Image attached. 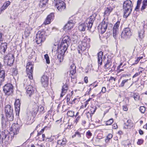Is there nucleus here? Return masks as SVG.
Here are the masks:
<instances>
[{"instance_id":"f257e3e1","label":"nucleus","mask_w":147,"mask_h":147,"mask_svg":"<svg viewBox=\"0 0 147 147\" xmlns=\"http://www.w3.org/2000/svg\"><path fill=\"white\" fill-rule=\"evenodd\" d=\"M133 6L132 1L130 0H127L124 2L123 9L124 16L127 18L131 13Z\"/></svg>"},{"instance_id":"f03ea898","label":"nucleus","mask_w":147,"mask_h":147,"mask_svg":"<svg viewBox=\"0 0 147 147\" xmlns=\"http://www.w3.org/2000/svg\"><path fill=\"white\" fill-rule=\"evenodd\" d=\"M90 41V39L88 38L87 37L84 38L81 44L78 46L77 50L79 53L81 54L86 49L89 48Z\"/></svg>"},{"instance_id":"7ed1b4c3","label":"nucleus","mask_w":147,"mask_h":147,"mask_svg":"<svg viewBox=\"0 0 147 147\" xmlns=\"http://www.w3.org/2000/svg\"><path fill=\"white\" fill-rule=\"evenodd\" d=\"M70 39L69 36H67L63 38L61 44V49L58 51L65 54L70 44Z\"/></svg>"},{"instance_id":"20e7f679","label":"nucleus","mask_w":147,"mask_h":147,"mask_svg":"<svg viewBox=\"0 0 147 147\" xmlns=\"http://www.w3.org/2000/svg\"><path fill=\"white\" fill-rule=\"evenodd\" d=\"M46 36L45 31L43 30L39 31L36 34L35 39L36 42L38 44L41 43L45 40Z\"/></svg>"},{"instance_id":"39448f33","label":"nucleus","mask_w":147,"mask_h":147,"mask_svg":"<svg viewBox=\"0 0 147 147\" xmlns=\"http://www.w3.org/2000/svg\"><path fill=\"white\" fill-rule=\"evenodd\" d=\"M5 112L7 118L9 121L13 120L14 116L13 108L10 105H7L5 108Z\"/></svg>"},{"instance_id":"423d86ee","label":"nucleus","mask_w":147,"mask_h":147,"mask_svg":"<svg viewBox=\"0 0 147 147\" xmlns=\"http://www.w3.org/2000/svg\"><path fill=\"white\" fill-rule=\"evenodd\" d=\"M132 35L131 30L129 28H125L122 31L121 35V38L126 40L129 38Z\"/></svg>"},{"instance_id":"0eeeda50","label":"nucleus","mask_w":147,"mask_h":147,"mask_svg":"<svg viewBox=\"0 0 147 147\" xmlns=\"http://www.w3.org/2000/svg\"><path fill=\"white\" fill-rule=\"evenodd\" d=\"M55 6L58 11H61L65 9V4L61 0H54Z\"/></svg>"},{"instance_id":"6e6552de","label":"nucleus","mask_w":147,"mask_h":147,"mask_svg":"<svg viewBox=\"0 0 147 147\" xmlns=\"http://www.w3.org/2000/svg\"><path fill=\"white\" fill-rule=\"evenodd\" d=\"M33 65L30 62L27 63L26 66V70L28 77L30 79H32Z\"/></svg>"},{"instance_id":"1a4fd4ad","label":"nucleus","mask_w":147,"mask_h":147,"mask_svg":"<svg viewBox=\"0 0 147 147\" xmlns=\"http://www.w3.org/2000/svg\"><path fill=\"white\" fill-rule=\"evenodd\" d=\"M14 58L13 55L8 54L4 57V62L7 63L8 65L11 66L13 62Z\"/></svg>"},{"instance_id":"9d476101","label":"nucleus","mask_w":147,"mask_h":147,"mask_svg":"<svg viewBox=\"0 0 147 147\" xmlns=\"http://www.w3.org/2000/svg\"><path fill=\"white\" fill-rule=\"evenodd\" d=\"M13 86L10 84H7L5 85L3 87V90L7 95H9L12 93Z\"/></svg>"},{"instance_id":"9b49d317","label":"nucleus","mask_w":147,"mask_h":147,"mask_svg":"<svg viewBox=\"0 0 147 147\" xmlns=\"http://www.w3.org/2000/svg\"><path fill=\"white\" fill-rule=\"evenodd\" d=\"M9 138V135L7 131L2 132L0 134V140L1 141L2 143L4 141H7Z\"/></svg>"},{"instance_id":"f8f14e48","label":"nucleus","mask_w":147,"mask_h":147,"mask_svg":"<svg viewBox=\"0 0 147 147\" xmlns=\"http://www.w3.org/2000/svg\"><path fill=\"white\" fill-rule=\"evenodd\" d=\"M120 24L119 21H117L115 24L113 28V35L114 38L116 39L118 35L119 27Z\"/></svg>"},{"instance_id":"ddd939ff","label":"nucleus","mask_w":147,"mask_h":147,"mask_svg":"<svg viewBox=\"0 0 147 147\" xmlns=\"http://www.w3.org/2000/svg\"><path fill=\"white\" fill-rule=\"evenodd\" d=\"M41 82L43 86L45 87H47L48 85V77L45 74H44L42 77Z\"/></svg>"},{"instance_id":"4468645a","label":"nucleus","mask_w":147,"mask_h":147,"mask_svg":"<svg viewBox=\"0 0 147 147\" xmlns=\"http://www.w3.org/2000/svg\"><path fill=\"white\" fill-rule=\"evenodd\" d=\"M14 105L15 107V111L16 112V115H19L20 111V103L19 99L16 100Z\"/></svg>"},{"instance_id":"2eb2a0df","label":"nucleus","mask_w":147,"mask_h":147,"mask_svg":"<svg viewBox=\"0 0 147 147\" xmlns=\"http://www.w3.org/2000/svg\"><path fill=\"white\" fill-rule=\"evenodd\" d=\"M108 22L106 20H103L101 23V33L102 34L106 31L107 27Z\"/></svg>"},{"instance_id":"dca6fc26","label":"nucleus","mask_w":147,"mask_h":147,"mask_svg":"<svg viewBox=\"0 0 147 147\" xmlns=\"http://www.w3.org/2000/svg\"><path fill=\"white\" fill-rule=\"evenodd\" d=\"M54 18V13H52L49 15L44 22L45 24H50L51 21Z\"/></svg>"},{"instance_id":"f3484780","label":"nucleus","mask_w":147,"mask_h":147,"mask_svg":"<svg viewBox=\"0 0 147 147\" xmlns=\"http://www.w3.org/2000/svg\"><path fill=\"white\" fill-rule=\"evenodd\" d=\"M87 24L85 23L80 24L79 26V29L80 31H84L86 30H90V28H88Z\"/></svg>"},{"instance_id":"a211bd4d","label":"nucleus","mask_w":147,"mask_h":147,"mask_svg":"<svg viewBox=\"0 0 147 147\" xmlns=\"http://www.w3.org/2000/svg\"><path fill=\"white\" fill-rule=\"evenodd\" d=\"M74 26L73 21L72 20L69 21L64 26L63 29L65 30H70L73 28Z\"/></svg>"},{"instance_id":"6ab92c4d","label":"nucleus","mask_w":147,"mask_h":147,"mask_svg":"<svg viewBox=\"0 0 147 147\" xmlns=\"http://www.w3.org/2000/svg\"><path fill=\"white\" fill-rule=\"evenodd\" d=\"M34 90L33 87L31 86H29L26 90V93L29 96L31 97L34 93Z\"/></svg>"},{"instance_id":"aec40b11","label":"nucleus","mask_w":147,"mask_h":147,"mask_svg":"<svg viewBox=\"0 0 147 147\" xmlns=\"http://www.w3.org/2000/svg\"><path fill=\"white\" fill-rule=\"evenodd\" d=\"M11 134H13L14 135L17 134L19 132V128L18 125H13L11 127Z\"/></svg>"},{"instance_id":"412c9836","label":"nucleus","mask_w":147,"mask_h":147,"mask_svg":"<svg viewBox=\"0 0 147 147\" xmlns=\"http://www.w3.org/2000/svg\"><path fill=\"white\" fill-rule=\"evenodd\" d=\"M95 20V17L94 16H90L88 23H86L88 25V28L90 29L91 28Z\"/></svg>"},{"instance_id":"4be33fe9","label":"nucleus","mask_w":147,"mask_h":147,"mask_svg":"<svg viewBox=\"0 0 147 147\" xmlns=\"http://www.w3.org/2000/svg\"><path fill=\"white\" fill-rule=\"evenodd\" d=\"M122 63H121L117 67V71L118 74L126 72L125 70V69H126V67H123V66H122Z\"/></svg>"},{"instance_id":"5701e85b","label":"nucleus","mask_w":147,"mask_h":147,"mask_svg":"<svg viewBox=\"0 0 147 147\" xmlns=\"http://www.w3.org/2000/svg\"><path fill=\"white\" fill-rule=\"evenodd\" d=\"M7 48V44L6 43H1L0 47V51L1 53L3 54H4Z\"/></svg>"},{"instance_id":"b1692460","label":"nucleus","mask_w":147,"mask_h":147,"mask_svg":"<svg viewBox=\"0 0 147 147\" xmlns=\"http://www.w3.org/2000/svg\"><path fill=\"white\" fill-rule=\"evenodd\" d=\"M103 53L102 51H100L98 53V62L99 66L102 65V57Z\"/></svg>"},{"instance_id":"393cba45","label":"nucleus","mask_w":147,"mask_h":147,"mask_svg":"<svg viewBox=\"0 0 147 147\" xmlns=\"http://www.w3.org/2000/svg\"><path fill=\"white\" fill-rule=\"evenodd\" d=\"M68 89V86L67 85H64L62 87V91L60 97H62L67 92Z\"/></svg>"},{"instance_id":"a878e982","label":"nucleus","mask_w":147,"mask_h":147,"mask_svg":"<svg viewBox=\"0 0 147 147\" xmlns=\"http://www.w3.org/2000/svg\"><path fill=\"white\" fill-rule=\"evenodd\" d=\"M64 55V53L58 51V54L57 57L60 62H61L63 61Z\"/></svg>"},{"instance_id":"bb28decb","label":"nucleus","mask_w":147,"mask_h":147,"mask_svg":"<svg viewBox=\"0 0 147 147\" xmlns=\"http://www.w3.org/2000/svg\"><path fill=\"white\" fill-rule=\"evenodd\" d=\"M76 66L74 64H72L70 68V73L73 75L76 72Z\"/></svg>"},{"instance_id":"cd10ccee","label":"nucleus","mask_w":147,"mask_h":147,"mask_svg":"<svg viewBox=\"0 0 147 147\" xmlns=\"http://www.w3.org/2000/svg\"><path fill=\"white\" fill-rule=\"evenodd\" d=\"M34 108L33 109L32 111H30V112L31 113L33 117H34L37 113L38 110V106L36 105H34Z\"/></svg>"},{"instance_id":"c85d7f7f","label":"nucleus","mask_w":147,"mask_h":147,"mask_svg":"<svg viewBox=\"0 0 147 147\" xmlns=\"http://www.w3.org/2000/svg\"><path fill=\"white\" fill-rule=\"evenodd\" d=\"M5 78V72L4 70L0 71V83L4 81Z\"/></svg>"},{"instance_id":"c756f323","label":"nucleus","mask_w":147,"mask_h":147,"mask_svg":"<svg viewBox=\"0 0 147 147\" xmlns=\"http://www.w3.org/2000/svg\"><path fill=\"white\" fill-rule=\"evenodd\" d=\"M10 2L9 1H8L5 2L4 4L1 7V8L0 9V14L1 13V11L3 10H4L5 9H6L7 7L10 5Z\"/></svg>"},{"instance_id":"7c9ffc66","label":"nucleus","mask_w":147,"mask_h":147,"mask_svg":"<svg viewBox=\"0 0 147 147\" xmlns=\"http://www.w3.org/2000/svg\"><path fill=\"white\" fill-rule=\"evenodd\" d=\"M111 64V61L109 59L107 60V62L104 65V68L105 69L110 68V67Z\"/></svg>"},{"instance_id":"2f4dec72","label":"nucleus","mask_w":147,"mask_h":147,"mask_svg":"<svg viewBox=\"0 0 147 147\" xmlns=\"http://www.w3.org/2000/svg\"><path fill=\"white\" fill-rule=\"evenodd\" d=\"M147 6V0H143L142 2V5L141 8V11H143Z\"/></svg>"},{"instance_id":"473e14b6","label":"nucleus","mask_w":147,"mask_h":147,"mask_svg":"<svg viewBox=\"0 0 147 147\" xmlns=\"http://www.w3.org/2000/svg\"><path fill=\"white\" fill-rule=\"evenodd\" d=\"M144 31L143 30H142L139 31L138 33V37L140 39H142L144 37Z\"/></svg>"},{"instance_id":"72a5a7b5","label":"nucleus","mask_w":147,"mask_h":147,"mask_svg":"<svg viewBox=\"0 0 147 147\" xmlns=\"http://www.w3.org/2000/svg\"><path fill=\"white\" fill-rule=\"evenodd\" d=\"M48 0H40L39 6L40 7H43L46 5Z\"/></svg>"},{"instance_id":"f704fd0d","label":"nucleus","mask_w":147,"mask_h":147,"mask_svg":"<svg viewBox=\"0 0 147 147\" xmlns=\"http://www.w3.org/2000/svg\"><path fill=\"white\" fill-rule=\"evenodd\" d=\"M30 33V30L28 28H26L25 30L24 35L27 37L29 36Z\"/></svg>"},{"instance_id":"c9c22d12","label":"nucleus","mask_w":147,"mask_h":147,"mask_svg":"<svg viewBox=\"0 0 147 147\" xmlns=\"http://www.w3.org/2000/svg\"><path fill=\"white\" fill-rule=\"evenodd\" d=\"M112 11L108 7H107L104 12V14L107 16H109Z\"/></svg>"},{"instance_id":"e433bc0d","label":"nucleus","mask_w":147,"mask_h":147,"mask_svg":"<svg viewBox=\"0 0 147 147\" xmlns=\"http://www.w3.org/2000/svg\"><path fill=\"white\" fill-rule=\"evenodd\" d=\"M129 80V79H125L124 80H123L122 81L121 83L120 84L119 86L120 87H123L124 86L125 84Z\"/></svg>"},{"instance_id":"4c0bfd02","label":"nucleus","mask_w":147,"mask_h":147,"mask_svg":"<svg viewBox=\"0 0 147 147\" xmlns=\"http://www.w3.org/2000/svg\"><path fill=\"white\" fill-rule=\"evenodd\" d=\"M115 7V5L113 3H111L109 4L108 7H107L108 8L110 9V10L112 11Z\"/></svg>"},{"instance_id":"58836bf2","label":"nucleus","mask_w":147,"mask_h":147,"mask_svg":"<svg viewBox=\"0 0 147 147\" xmlns=\"http://www.w3.org/2000/svg\"><path fill=\"white\" fill-rule=\"evenodd\" d=\"M67 115L69 117H73L74 116V112L72 111H69L67 112Z\"/></svg>"},{"instance_id":"ea45409f","label":"nucleus","mask_w":147,"mask_h":147,"mask_svg":"<svg viewBox=\"0 0 147 147\" xmlns=\"http://www.w3.org/2000/svg\"><path fill=\"white\" fill-rule=\"evenodd\" d=\"M81 134L78 131L76 132L74 135L72 136V138H74L77 136L78 138H80L81 137Z\"/></svg>"},{"instance_id":"a19ab883","label":"nucleus","mask_w":147,"mask_h":147,"mask_svg":"<svg viewBox=\"0 0 147 147\" xmlns=\"http://www.w3.org/2000/svg\"><path fill=\"white\" fill-rule=\"evenodd\" d=\"M113 122V119H111L106 121V125H110Z\"/></svg>"},{"instance_id":"79ce46f5","label":"nucleus","mask_w":147,"mask_h":147,"mask_svg":"<svg viewBox=\"0 0 147 147\" xmlns=\"http://www.w3.org/2000/svg\"><path fill=\"white\" fill-rule=\"evenodd\" d=\"M44 58L46 59V63L48 64H49L50 63L49 57L48 54H46L44 55Z\"/></svg>"},{"instance_id":"37998d69","label":"nucleus","mask_w":147,"mask_h":147,"mask_svg":"<svg viewBox=\"0 0 147 147\" xmlns=\"http://www.w3.org/2000/svg\"><path fill=\"white\" fill-rule=\"evenodd\" d=\"M38 108V110L39 112H40L41 113H43L44 112V108L43 106H39Z\"/></svg>"},{"instance_id":"c03bdc74","label":"nucleus","mask_w":147,"mask_h":147,"mask_svg":"<svg viewBox=\"0 0 147 147\" xmlns=\"http://www.w3.org/2000/svg\"><path fill=\"white\" fill-rule=\"evenodd\" d=\"M133 97L135 100L138 101L139 100L140 96L138 94H134Z\"/></svg>"},{"instance_id":"a18cd8bd","label":"nucleus","mask_w":147,"mask_h":147,"mask_svg":"<svg viewBox=\"0 0 147 147\" xmlns=\"http://www.w3.org/2000/svg\"><path fill=\"white\" fill-rule=\"evenodd\" d=\"M140 111L141 113H144L145 111V108L144 106H141L140 107Z\"/></svg>"},{"instance_id":"49530a36","label":"nucleus","mask_w":147,"mask_h":147,"mask_svg":"<svg viewBox=\"0 0 147 147\" xmlns=\"http://www.w3.org/2000/svg\"><path fill=\"white\" fill-rule=\"evenodd\" d=\"M125 128L127 129H130L131 127V124L130 123H125Z\"/></svg>"},{"instance_id":"de8ad7c7","label":"nucleus","mask_w":147,"mask_h":147,"mask_svg":"<svg viewBox=\"0 0 147 147\" xmlns=\"http://www.w3.org/2000/svg\"><path fill=\"white\" fill-rule=\"evenodd\" d=\"M142 73V71H140L136 73L133 76V78H134L140 75L141 73Z\"/></svg>"},{"instance_id":"09e8293b","label":"nucleus","mask_w":147,"mask_h":147,"mask_svg":"<svg viewBox=\"0 0 147 147\" xmlns=\"http://www.w3.org/2000/svg\"><path fill=\"white\" fill-rule=\"evenodd\" d=\"M140 59H139V58H137L135 60V62L133 63L131 65H135L137 64L140 61Z\"/></svg>"},{"instance_id":"8fccbe9b","label":"nucleus","mask_w":147,"mask_h":147,"mask_svg":"<svg viewBox=\"0 0 147 147\" xmlns=\"http://www.w3.org/2000/svg\"><path fill=\"white\" fill-rule=\"evenodd\" d=\"M86 135L88 138H89L92 136V134L91 133L90 131L89 130L87 132Z\"/></svg>"},{"instance_id":"3c124183","label":"nucleus","mask_w":147,"mask_h":147,"mask_svg":"<svg viewBox=\"0 0 147 147\" xmlns=\"http://www.w3.org/2000/svg\"><path fill=\"white\" fill-rule=\"evenodd\" d=\"M13 74L14 75H16L18 73V71L17 69L15 68L13 69Z\"/></svg>"},{"instance_id":"603ef678","label":"nucleus","mask_w":147,"mask_h":147,"mask_svg":"<svg viewBox=\"0 0 147 147\" xmlns=\"http://www.w3.org/2000/svg\"><path fill=\"white\" fill-rule=\"evenodd\" d=\"M143 142V140L142 139H140L138 140L137 144L138 145H140L142 144Z\"/></svg>"},{"instance_id":"864d4df0","label":"nucleus","mask_w":147,"mask_h":147,"mask_svg":"<svg viewBox=\"0 0 147 147\" xmlns=\"http://www.w3.org/2000/svg\"><path fill=\"white\" fill-rule=\"evenodd\" d=\"M2 125H3L5 124L6 122L5 119L3 118V116H2Z\"/></svg>"},{"instance_id":"5fc2aeb1","label":"nucleus","mask_w":147,"mask_h":147,"mask_svg":"<svg viewBox=\"0 0 147 147\" xmlns=\"http://www.w3.org/2000/svg\"><path fill=\"white\" fill-rule=\"evenodd\" d=\"M61 140V142L62 143V146L65 145L66 143V140L65 139H63Z\"/></svg>"},{"instance_id":"6e6d98bb","label":"nucleus","mask_w":147,"mask_h":147,"mask_svg":"<svg viewBox=\"0 0 147 147\" xmlns=\"http://www.w3.org/2000/svg\"><path fill=\"white\" fill-rule=\"evenodd\" d=\"M140 5L137 4V5L135 8V10L137 11H138L140 10Z\"/></svg>"},{"instance_id":"4d7b16f0","label":"nucleus","mask_w":147,"mask_h":147,"mask_svg":"<svg viewBox=\"0 0 147 147\" xmlns=\"http://www.w3.org/2000/svg\"><path fill=\"white\" fill-rule=\"evenodd\" d=\"M112 135L111 134H109L107 136V138L109 139V140H110L112 138Z\"/></svg>"},{"instance_id":"13d9d810","label":"nucleus","mask_w":147,"mask_h":147,"mask_svg":"<svg viewBox=\"0 0 147 147\" xmlns=\"http://www.w3.org/2000/svg\"><path fill=\"white\" fill-rule=\"evenodd\" d=\"M44 130V128H43L41 130L39 133H38L37 136H39V135H41L42 134V133L43 132Z\"/></svg>"},{"instance_id":"bf43d9fd","label":"nucleus","mask_w":147,"mask_h":147,"mask_svg":"<svg viewBox=\"0 0 147 147\" xmlns=\"http://www.w3.org/2000/svg\"><path fill=\"white\" fill-rule=\"evenodd\" d=\"M116 78H115L112 76H111L109 80V81H110L113 80L114 82H115L116 81Z\"/></svg>"},{"instance_id":"052dcab7","label":"nucleus","mask_w":147,"mask_h":147,"mask_svg":"<svg viewBox=\"0 0 147 147\" xmlns=\"http://www.w3.org/2000/svg\"><path fill=\"white\" fill-rule=\"evenodd\" d=\"M106 91V88L105 87H103L102 88L101 91L102 92L104 93Z\"/></svg>"},{"instance_id":"680f3d73","label":"nucleus","mask_w":147,"mask_h":147,"mask_svg":"<svg viewBox=\"0 0 147 147\" xmlns=\"http://www.w3.org/2000/svg\"><path fill=\"white\" fill-rule=\"evenodd\" d=\"M3 35V34L2 33H0V42L1 41H2L3 39V38L2 37Z\"/></svg>"},{"instance_id":"e2e57ef3","label":"nucleus","mask_w":147,"mask_h":147,"mask_svg":"<svg viewBox=\"0 0 147 147\" xmlns=\"http://www.w3.org/2000/svg\"><path fill=\"white\" fill-rule=\"evenodd\" d=\"M123 109L125 111H127V108L126 106H123Z\"/></svg>"},{"instance_id":"0e129e2a","label":"nucleus","mask_w":147,"mask_h":147,"mask_svg":"<svg viewBox=\"0 0 147 147\" xmlns=\"http://www.w3.org/2000/svg\"><path fill=\"white\" fill-rule=\"evenodd\" d=\"M139 132L140 135H142L144 134V132L141 129H140L139 130Z\"/></svg>"},{"instance_id":"69168bd1","label":"nucleus","mask_w":147,"mask_h":147,"mask_svg":"<svg viewBox=\"0 0 147 147\" xmlns=\"http://www.w3.org/2000/svg\"><path fill=\"white\" fill-rule=\"evenodd\" d=\"M50 111H49L48 112V113L47 114L45 117V120H46L48 117L49 116V115H50Z\"/></svg>"},{"instance_id":"338daca9","label":"nucleus","mask_w":147,"mask_h":147,"mask_svg":"<svg viewBox=\"0 0 147 147\" xmlns=\"http://www.w3.org/2000/svg\"><path fill=\"white\" fill-rule=\"evenodd\" d=\"M84 82L86 83H87L88 82V77L86 76L85 77L84 79Z\"/></svg>"},{"instance_id":"774afa93","label":"nucleus","mask_w":147,"mask_h":147,"mask_svg":"<svg viewBox=\"0 0 147 147\" xmlns=\"http://www.w3.org/2000/svg\"><path fill=\"white\" fill-rule=\"evenodd\" d=\"M142 1V0H138L137 2V4L140 5L141 2Z\"/></svg>"}]
</instances>
